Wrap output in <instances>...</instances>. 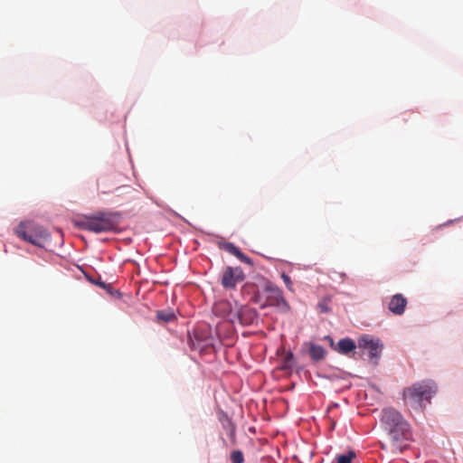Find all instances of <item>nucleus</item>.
Here are the masks:
<instances>
[{
	"label": "nucleus",
	"instance_id": "obj_1",
	"mask_svg": "<svg viewBox=\"0 0 463 463\" xmlns=\"http://www.w3.org/2000/svg\"><path fill=\"white\" fill-rule=\"evenodd\" d=\"M381 421L388 431L392 440L391 450L402 452L398 442L409 439L411 436L410 425L403 419L402 415L393 408H386L382 411Z\"/></svg>",
	"mask_w": 463,
	"mask_h": 463
},
{
	"label": "nucleus",
	"instance_id": "obj_2",
	"mask_svg": "<svg viewBox=\"0 0 463 463\" xmlns=\"http://www.w3.org/2000/svg\"><path fill=\"white\" fill-rule=\"evenodd\" d=\"M73 222L75 226L79 229L96 233L109 232L117 227V222L111 213H98L93 215H84L76 218Z\"/></svg>",
	"mask_w": 463,
	"mask_h": 463
},
{
	"label": "nucleus",
	"instance_id": "obj_3",
	"mask_svg": "<svg viewBox=\"0 0 463 463\" xmlns=\"http://www.w3.org/2000/svg\"><path fill=\"white\" fill-rule=\"evenodd\" d=\"M437 392V386L432 381H422L404 389L403 398L416 408H422L423 402H430Z\"/></svg>",
	"mask_w": 463,
	"mask_h": 463
},
{
	"label": "nucleus",
	"instance_id": "obj_4",
	"mask_svg": "<svg viewBox=\"0 0 463 463\" xmlns=\"http://www.w3.org/2000/svg\"><path fill=\"white\" fill-rule=\"evenodd\" d=\"M15 234L22 240L37 247H43L50 241L48 231L33 222H21L15 229Z\"/></svg>",
	"mask_w": 463,
	"mask_h": 463
},
{
	"label": "nucleus",
	"instance_id": "obj_5",
	"mask_svg": "<svg viewBox=\"0 0 463 463\" xmlns=\"http://www.w3.org/2000/svg\"><path fill=\"white\" fill-rule=\"evenodd\" d=\"M264 293L266 300L260 305L261 308L276 307L282 313H288L290 310V306L284 298L282 290L273 283H268L264 287Z\"/></svg>",
	"mask_w": 463,
	"mask_h": 463
},
{
	"label": "nucleus",
	"instance_id": "obj_6",
	"mask_svg": "<svg viewBox=\"0 0 463 463\" xmlns=\"http://www.w3.org/2000/svg\"><path fill=\"white\" fill-rule=\"evenodd\" d=\"M358 347L373 360L379 358L383 345L378 340L374 341L368 336H363L358 340Z\"/></svg>",
	"mask_w": 463,
	"mask_h": 463
},
{
	"label": "nucleus",
	"instance_id": "obj_7",
	"mask_svg": "<svg viewBox=\"0 0 463 463\" xmlns=\"http://www.w3.org/2000/svg\"><path fill=\"white\" fill-rule=\"evenodd\" d=\"M242 280L243 273L240 268L228 267L222 273V284L226 288H233L238 282Z\"/></svg>",
	"mask_w": 463,
	"mask_h": 463
},
{
	"label": "nucleus",
	"instance_id": "obj_8",
	"mask_svg": "<svg viewBox=\"0 0 463 463\" xmlns=\"http://www.w3.org/2000/svg\"><path fill=\"white\" fill-rule=\"evenodd\" d=\"M237 317L241 325L250 326L255 323L258 314L254 308L241 306L237 311Z\"/></svg>",
	"mask_w": 463,
	"mask_h": 463
},
{
	"label": "nucleus",
	"instance_id": "obj_9",
	"mask_svg": "<svg viewBox=\"0 0 463 463\" xmlns=\"http://www.w3.org/2000/svg\"><path fill=\"white\" fill-rule=\"evenodd\" d=\"M407 306V299L402 294H395L392 297L388 308L394 315L401 316L404 313Z\"/></svg>",
	"mask_w": 463,
	"mask_h": 463
},
{
	"label": "nucleus",
	"instance_id": "obj_10",
	"mask_svg": "<svg viewBox=\"0 0 463 463\" xmlns=\"http://www.w3.org/2000/svg\"><path fill=\"white\" fill-rule=\"evenodd\" d=\"M222 249L224 250H226L227 252L234 255L235 257H237L239 260H241V261L243 262H246V263H250V258H248L247 256H245L238 247H236L233 243L232 242H226L223 244L222 246Z\"/></svg>",
	"mask_w": 463,
	"mask_h": 463
},
{
	"label": "nucleus",
	"instance_id": "obj_11",
	"mask_svg": "<svg viewBox=\"0 0 463 463\" xmlns=\"http://www.w3.org/2000/svg\"><path fill=\"white\" fill-rule=\"evenodd\" d=\"M355 347V343L350 338H343L337 343V351L343 354H349Z\"/></svg>",
	"mask_w": 463,
	"mask_h": 463
},
{
	"label": "nucleus",
	"instance_id": "obj_12",
	"mask_svg": "<svg viewBox=\"0 0 463 463\" xmlns=\"http://www.w3.org/2000/svg\"><path fill=\"white\" fill-rule=\"evenodd\" d=\"M309 354L314 361L318 362L325 358L326 350L323 346L311 343L309 344Z\"/></svg>",
	"mask_w": 463,
	"mask_h": 463
},
{
	"label": "nucleus",
	"instance_id": "obj_13",
	"mask_svg": "<svg viewBox=\"0 0 463 463\" xmlns=\"http://www.w3.org/2000/svg\"><path fill=\"white\" fill-rule=\"evenodd\" d=\"M156 318L158 321L168 323L174 321L176 317L173 310L171 309H165V310H158L156 312Z\"/></svg>",
	"mask_w": 463,
	"mask_h": 463
},
{
	"label": "nucleus",
	"instance_id": "obj_14",
	"mask_svg": "<svg viewBox=\"0 0 463 463\" xmlns=\"http://www.w3.org/2000/svg\"><path fill=\"white\" fill-rule=\"evenodd\" d=\"M356 457L354 451L349 450L345 454L337 455L335 458L336 463H351V461Z\"/></svg>",
	"mask_w": 463,
	"mask_h": 463
},
{
	"label": "nucleus",
	"instance_id": "obj_15",
	"mask_svg": "<svg viewBox=\"0 0 463 463\" xmlns=\"http://www.w3.org/2000/svg\"><path fill=\"white\" fill-rule=\"evenodd\" d=\"M232 463H243L244 458L241 450H234L231 454Z\"/></svg>",
	"mask_w": 463,
	"mask_h": 463
},
{
	"label": "nucleus",
	"instance_id": "obj_16",
	"mask_svg": "<svg viewBox=\"0 0 463 463\" xmlns=\"http://www.w3.org/2000/svg\"><path fill=\"white\" fill-rule=\"evenodd\" d=\"M281 279H283L287 288L289 291H293V283H292L291 279L289 278V276H288L286 273H282L281 274Z\"/></svg>",
	"mask_w": 463,
	"mask_h": 463
},
{
	"label": "nucleus",
	"instance_id": "obj_17",
	"mask_svg": "<svg viewBox=\"0 0 463 463\" xmlns=\"http://www.w3.org/2000/svg\"><path fill=\"white\" fill-rule=\"evenodd\" d=\"M294 359V355L291 352H288L285 357V363L288 366H290L291 365V362L293 361Z\"/></svg>",
	"mask_w": 463,
	"mask_h": 463
},
{
	"label": "nucleus",
	"instance_id": "obj_18",
	"mask_svg": "<svg viewBox=\"0 0 463 463\" xmlns=\"http://www.w3.org/2000/svg\"><path fill=\"white\" fill-rule=\"evenodd\" d=\"M234 432H235L234 428H232V430H231V436H234Z\"/></svg>",
	"mask_w": 463,
	"mask_h": 463
},
{
	"label": "nucleus",
	"instance_id": "obj_19",
	"mask_svg": "<svg viewBox=\"0 0 463 463\" xmlns=\"http://www.w3.org/2000/svg\"><path fill=\"white\" fill-rule=\"evenodd\" d=\"M99 286H101V287L105 288V284H104L103 282H100V283H99Z\"/></svg>",
	"mask_w": 463,
	"mask_h": 463
},
{
	"label": "nucleus",
	"instance_id": "obj_20",
	"mask_svg": "<svg viewBox=\"0 0 463 463\" xmlns=\"http://www.w3.org/2000/svg\"><path fill=\"white\" fill-rule=\"evenodd\" d=\"M326 338H328V339L330 340V343H331V345H332V344H333V339H332V338H330L329 336H326Z\"/></svg>",
	"mask_w": 463,
	"mask_h": 463
}]
</instances>
